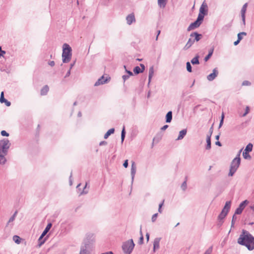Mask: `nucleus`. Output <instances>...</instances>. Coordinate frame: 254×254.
Wrapping results in <instances>:
<instances>
[{"label": "nucleus", "instance_id": "1", "mask_svg": "<svg viewBox=\"0 0 254 254\" xmlns=\"http://www.w3.org/2000/svg\"><path fill=\"white\" fill-rule=\"evenodd\" d=\"M237 243L246 246L249 251L254 250V237L247 230H242Z\"/></svg>", "mask_w": 254, "mask_h": 254}, {"label": "nucleus", "instance_id": "2", "mask_svg": "<svg viewBox=\"0 0 254 254\" xmlns=\"http://www.w3.org/2000/svg\"><path fill=\"white\" fill-rule=\"evenodd\" d=\"M11 143L7 138L0 140V164L4 165L6 162L5 156L7 155Z\"/></svg>", "mask_w": 254, "mask_h": 254}, {"label": "nucleus", "instance_id": "3", "mask_svg": "<svg viewBox=\"0 0 254 254\" xmlns=\"http://www.w3.org/2000/svg\"><path fill=\"white\" fill-rule=\"evenodd\" d=\"M63 53H62V58H63V62L64 63H68L71 58L72 53H71V48L69 46V45L67 44H64L63 47Z\"/></svg>", "mask_w": 254, "mask_h": 254}, {"label": "nucleus", "instance_id": "4", "mask_svg": "<svg viewBox=\"0 0 254 254\" xmlns=\"http://www.w3.org/2000/svg\"><path fill=\"white\" fill-rule=\"evenodd\" d=\"M241 151L242 150H240L236 158H235L231 162L229 173V176H232L234 174L240 164L241 158L240 156Z\"/></svg>", "mask_w": 254, "mask_h": 254}, {"label": "nucleus", "instance_id": "5", "mask_svg": "<svg viewBox=\"0 0 254 254\" xmlns=\"http://www.w3.org/2000/svg\"><path fill=\"white\" fill-rule=\"evenodd\" d=\"M134 247L132 239L128 240L123 244L122 249L125 254H130Z\"/></svg>", "mask_w": 254, "mask_h": 254}, {"label": "nucleus", "instance_id": "6", "mask_svg": "<svg viewBox=\"0 0 254 254\" xmlns=\"http://www.w3.org/2000/svg\"><path fill=\"white\" fill-rule=\"evenodd\" d=\"M231 203V202L230 201H226L221 212L218 217V219L219 220H223L226 217L230 209Z\"/></svg>", "mask_w": 254, "mask_h": 254}, {"label": "nucleus", "instance_id": "7", "mask_svg": "<svg viewBox=\"0 0 254 254\" xmlns=\"http://www.w3.org/2000/svg\"><path fill=\"white\" fill-rule=\"evenodd\" d=\"M52 224L51 223H49L43 233H42L41 235L40 236V238L38 239V241L39 243V246H41L42 245H43L45 242V240H42L43 238L46 235V234L48 232V231L50 230L51 228L52 227Z\"/></svg>", "mask_w": 254, "mask_h": 254}, {"label": "nucleus", "instance_id": "8", "mask_svg": "<svg viewBox=\"0 0 254 254\" xmlns=\"http://www.w3.org/2000/svg\"><path fill=\"white\" fill-rule=\"evenodd\" d=\"M110 79L109 77V79L107 77H105L104 75L101 76L100 78H99L97 81L95 83L94 86H98L100 85H102L105 84L108 82V81Z\"/></svg>", "mask_w": 254, "mask_h": 254}, {"label": "nucleus", "instance_id": "9", "mask_svg": "<svg viewBox=\"0 0 254 254\" xmlns=\"http://www.w3.org/2000/svg\"><path fill=\"white\" fill-rule=\"evenodd\" d=\"M199 13L206 15L208 13V6L205 1H204L201 4L199 8Z\"/></svg>", "mask_w": 254, "mask_h": 254}, {"label": "nucleus", "instance_id": "10", "mask_svg": "<svg viewBox=\"0 0 254 254\" xmlns=\"http://www.w3.org/2000/svg\"><path fill=\"white\" fill-rule=\"evenodd\" d=\"M218 74V71L217 69L215 68L213 69V72L207 75V79L208 80L211 81L217 76Z\"/></svg>", "mask_w": 254, "mask_h": 254}, {"label": "nucleus", "instance_id": "11", "mask_svg": "<svg viewBox=\"0 0 254 254\" xmlns=\"http://www.w3.org/2000/svg\"><path fill=\"white\" fill-rule=\"evenodd\" d=\"M136 165L134 162H132L131 163V170H130V174L131 176V185H132L134 176L136 173Z\"/></svg>", "mask_w": 254, "mask_h": 254}, {"label": "nucleus", "instance_id": "12", "mask_svg": "<svg viewBox=\"0 0 254 254\" xmlns=\"http://www.w3.org/2000/svg\"><path fill=\"white\" fill-rule=\"evenodd\" d=\"M127 24L131 25L132 23L135 22V18L133 13L128 14L126 17Z\"/></svg>", "mask_w": 254, "mask_h": 254}, {"label": "nucleus", "instance_id": "13", "mask_svg": "<svg viewBox=\"0 0 254 254\" xmlns=\"http://www.w3.org/2000/svg\"><path fill=\"white\" fill-rule=\"evenodd\" d=\"M201 24V22H199L195 20L194 22L191 23L188 27L187 30L188 31H191L198 27Z\"/></svg>", "mask_w": 254, "mask_h": 254}, {"label": "nucleus", "instance_id": "14", "mask_svg": "<svg viewBox=\"0 0 254 254\" xmlns=\"http://www.w3.org/2000/svg\"><path fill=\"white\" fill-rule=\"evenodd\" d=\"M190 37H192L195 42H198L201 39L202 35L196 32H194L190 34Z\"/></svg>", "mask_w": 254, "mask_h": 254}, {"label": "nucleus", "instance_id": "15", "mask_svg": "<svg viewBox=\"0 0 254 254\" xmlns=\"http://www.w3.org/2000/svg\"><path fill=\"white\" fill-rule=\"evenodd\" d=\"M88 246L89 244L87 243H85L84 245L81 246L79 254H90V253L87 251Z\"/></svg>", "mask_w": 254, "mask_h": 254}, {"label": "nucleus", "instance_id": "16", "mask_svg": "<svg viewBox=\"0 0 254 254\" xmlns=\"http://www.w3.org/2000/svg\"><path fill=\"white\" fill-rule=\"evenodd\" d=\"M195 42V41L194 40V39L192 37H190L188 42L183 48V49L184 50H187L188 49L191 47V46L194 44Z\"/></svg>", "mask_w": 254, "mask_h": 254}, {"label": "nucleus", "instance_id": "17", "mask_svg": "<svg viewBox=\"0 0 254 254\" xmlns=\"http://www.w3.org/2000/svg\"><path fill=\"white\" fill-rule=\"evenodd\" d=\"M161 238H156L153 242V252H155L156 250L158 249L160 247V241Z\"/></svg>", "mask_w": 254, "mask_h": 254}, {"label": "nucleus", "instance_id": "18", "mask_svg": "<svg viewBox=\"0 0 254 254\" xmlns=\"http://www.w3.org/2000/svg\"><path fill=\"white\" fill-rule=\"evenodd\" d=\"M0 102L1 103H4L5 104L6 106H7L8 107L10 106L11 105V103L4 98L3 92H1L0 97Z\"/></svg>", "mask_w": 254, "mask_h": 254}, {"label": "nucleus", "instance_id": "19", "mask_svg": "<svg viewBox=\"0 0 254 254\" xmlns=\"http://www.w3.org/2000/svg\"><path fill=\"white\" fill-rule=\"evenodd\" d=\"M187 133V129H184L182 130H181L179 132V136L178 138L176 139L177 140H180L183 139V138L185 137V136L186 135Z\"/></svg>", "mask_w": 254, "mask_h": 254}, {"label": "nucleus", "instance_id": "20", "mask_svg": "<svg viewBox=\"0 0 254 254\" xmlns=\"http://www.w3.org/2000/svg\"><path fill=\"white\" fill-rule=\"evenodd\" d=\"M154 74V67L153 66H151L149 68V75H148V85H149L150 82L151 78H152Z\"/></svg>", "mask_w": 254, "mask_h": 254}, {"label": "nucleus", "instance_id": "21", "mask_svg": "<svg viewBox=\"0 0 254 254\" xmlns=\"http://www.w3.org/2000/svg\"><path fill=\"white\" fill-rule=\"evenodd\" d=\"M172 120V111H169L166 115V122L169 123Z\"/></svg>", "mask_w": 254, "mask_h": 254}, {"label": "nucleus", "instance_id": "22", "mask_svg": "<svg viewBox=\"0 0 254 254\" xmlns=\"http://www.w3.org/2000/svg\"><path fill=\"white\" fill-rule=\"evenodd\" d=\"M247 9L244 8H242L241 10V17L243 21V23L244 25H245V13L246 12Z\"/></svg>", "mask_w": 254, "mask_h": 254}, {"label": "nucleus", "instance_id": "23", "mask_svg": "<svg viewBox=\"0 0 254 254\" xmlns=\"http://www.w3.org/2000/svg\"><path fill=\"white\" fill-rule=\"evenodd\" d=\"M206 149L209 150L211 148V138L210 135H207Z\"/></svg>", "mask_w": 254, "mask_h": 254}, {"label": "nucleus", "instance_id": "24", "mask_svg": "<svg viewBox=\"0 0 254 254\" xmlns=\"http://www.w3.org/2000/svg\"><path fill=\"white\" fill-rule=\"evenodd\" d=\"M49 90V88L48 85L44 86L41 90V94L42 95H45L47 94L48 91Z\"/></svg>", "mask_w": 254, "mask_h": 254}, {"label": "nucleus", "instance_id": "25", "mask_svg": "<svg viewBox=\"0 0 254 254\" xmlns=\"http://www.w3.org/2000/svg\"><path fill=\"white\" fill-rule=\"evenodd\" d=\"M114 132H115V129L114 128H112L110 129L104 134V138L105 139H107L111 134L113 133Z\"/></svg>", "mask_w": 254, "mask_h": 254}, {"label": "nucleus", "instance_id": "26", "mask_svg": "<svg viewBox=\"0 0 254 254\" xmlns=\"http://www.w3.org/2000/svg\"><path fill=\"white\" fill-rule=\"evenodd\" d=\"M249 203V201L247 200H245L242 201L239 205V208H240L242 210H244L246 206Z\"/></svg>", "mask_w": 254, "mask_h": 254}, {"label": "nucleus", "instance_id": "27", "mask_svg": "<svg viewBox=\"0 0 254 254\" xmlns=\"http://www.w3.org/2000/svg\"><path fill=\"white\" fill-rule=\"evenodd\" d=\"M214 49L212 48L209 51L208 54L204 58V61L207 62L210 58L212 56L213 53Z\"/></svg>", "mask_w": 254, "mask_h": 254}, {"label": "nucleus", "instance_id": "28", "mask_svg": "<svg viewBox=\"0 0 254 254\" xmlns=\"http://www.w3.org/2000/svg\"><path fill=\"white\" fill-rule=\"evenodd\" d=\"M158 4L160 7H165L166 5V0H158Z\"/></svg>", "mask_w": 254, "mask_h": 254}, {"label": "nucleus", "instance_id": "29", "mask_svg": "<svg viewBox=\"0 0 254 254\" xmlns=\"http://www.w3.org/2000/svg\"><path fill=\"white\" fill-rule=\"evenodd\" d=\"M199 56L198 55L196 56L194 58H193L191 60V63L192 64H199V62L198 60Z\"/></svg>", "mask_w": 254, "mask_h": 254}, {"label": "nucleus", "instance_id": "30", "mask_svg": "<svg viewBox=\"0 0 254 254\" xmlns=\"http://www.w3.org/2000/svg\"><path fill=\"white\" fill-rule=\"evenodd\" d=\"M253 145L252 143H249L246 147L244 152L248 153L249 152L252 151V150L253 149Z\"/></svg>", "mask_w": 254, "mask_h": 254}, {"label": "nucleus", "instance_id": "31", "mask_svg": "<svg viewBox=\"0 0 254 254\" xmlns=\"http://www.w3.org/2000/svg\"><path fill=\"white\" fill-rule=\"evenodd\" d=\"M17 214V211H16L14 213V214L12 215V216L9 218V219L7 223L6 226H7L10 223L13 222L15 220Z\"/></svg>", "mask_w": 254, "mask_h": 254}, {"label": "nucleus", "instance_id": "32", "mask_svg": "<svg viewBox=\"0 0 254 254\" xmlns=\"http://www.w3.org/2000/svg\"><path fill=\"white\" fill-rule=\"evenodd\" d=\"M205 15H203V14L200 13L199 12L198 17H197V19L196 20L197 21L199 22H201V23L202 21L203 20V19H204V17Z\"/></svg>", "mask_w": 254, "mask_h": 254}, {"label": "nucleus", "instance_id": "33", "mask_svg": "<svg viewBox=\"0 0 254 254\" xmlns=\"http://www.w3.org/2000/svg\"><path fill=\"white\" fill-rule=\"evenodd\" d=\"M133 71L136 74L142 73V70H141L140 67L138 66H136L134 68Z\"/></svg>", "mask_w": 254, "mask_h": 254}, {"label": "nucleus", "instance_id": "34", "mask_svg": "<svg viewBox=\"0 0 254 254\" xmlns=\"http://www.w3.org/2000/svg\"><path fill=\"white\" fill-rule=\"evenodd\" d=\"M13 240L17 244H20L21 242V238L17 235H14L13 237Z\"/></svg>", "mask_w": 254, "mask_h": 254}, {"label": "nucleus", "instance_id": "35", "mask_svg": "<svg viewBox=\"0 0 254 254\" xmlns=\"http://www.w3.org/2000/svg\"><path fill=\"white\" fill-rule=\"evenodd\" d=\"M126 136V131H125V126L123 127V129L122 130L121 132V141L122 142H123Z\"/></svg>", "mask_w": 254, "mask_h": 254}, {"label": "nucleus", "instance_id": "36", "mask_svg": "<svg viewBox=\"0 0 254 254\" xmlns=\"http://www.w3.org/2000/svg\"><path fill=\"white\" fill-rule=\"evenodd\" d=\"M187 188V177L185 181L182 183L181 185V189L185 191Z\"/></svg>", "mask_w": 254, "mask_h": 254}, {"label": "nucleus", "instance_id": "37", "mask_svg": "<svg viewBox=\"0 0 254 254\" xmlns=\"http://www.w3.org/2000/svg\"><path fill=\"white\" fill-rule=\"evenodd\" d=\"M87 183H86V184L83 188V190H82V191L80 193V195H83V194H86L88 193V190H86V188L87 187Z\"/></svg>", "mask_w": 254, "mask_h": 254}, {"label": "nucleus", "instance_id": "38", "mask_svg": "<svg viewBox=\"0 0 254 254\" xmlns=\"http://www.w3.org/2000/svg\"><path fill=\"white\" fill-rule=\"evenodd\" d=\"M186 66H187V69L188 71H189V72H192V67H191V65L190 62H188L187 63Z\"/></svg>", "mask_w": 254, "mask_h": 254}, {"label": "nucleus", "instance_id": "39", "mask_svg": "<svg viewBox=\"0 0 254 254\" xmlns=\"http://www.w3.org/2000/svg\"><path fill=\"white\" fill-rule=\"evenodd\" d=\"M243 156L244 158L246 159H250L251 158V156L249 155V154L248 152H243Z\"/></svg>", "mask_w": 254, "mask_h": 254}, {"label": "nucleus", "instance_id": "40", "mask_svg": "<svg viewBox=\"0 0 254 254\" xmlns=\"http://www.w3.org/2000/svg\"><path fill=\"white\" fill-rule=\"evenodd\" d=\"M162 136L161 135H157L156 137H155L153 139V142H154L155 140L157 142H159L160 140L161 139ZM152 146H153V143H152Z\"/></svg>", "mask_w": 254, "mask_h": 254}, {"label": "nucleus", "instance_id": "41", "mask_svg": "<svg viewBox=\"0 0 254 254\" xmlns=\"http://www.w3.org/2000/svg\"><path fill=\"white\" fill-rule=\"evenodd\" d=\"M213 247H210L204 253V254H211L212 252Z\"/></svg>", "mask_w": 254, "mask_h": 254}, {"label": "nucleus", "instance_id": "42", "mask_svg": "<svg viewBox=\"0 0 254 254\" xmlns=\"http://www.w3.org/2000/svg\"><path fill=\"white\" fill-rule=\"evenodd\" d=\"M224 113H223L222 115H221V120L220 121V124H219V127H221V126H222L223 124V122H224Z\"/></svg>", "mask_w": 254, "mask_h": 254}, {"label": "nucleus", "instance_id": "43", "mask_svg": "<svg viewBox=\"0 0 254 254\" xmlns=\"http://www.w3.org/2000/svg\"><path fill=\"white\" fill-rule=\"evenodd\" d=\"M250 111V108L249 106H247L245 110V112L243 114L242 117L246 116Z\"/></svg>", "mask_w": 254, "mask_h": 254}, {"label": "nucleus", "instance_id": "44", "mask_svg": "<svg viewBox=\"0 0 254 254\" xmlns=\"http://www.w3.org/2000/svg\"><path fill=\"white\" fill-rule=\"evenodd\" d=\"M243 211V210L240 209V208L238 207L235 212V214H241Z\"/></svg>", "mask_w": 254, "mask_h": 254}, {"label": "nucleus", "instance_id": "45", "mask_svg": "<svg viewBox=\"0 0 254 254\" xmlns=\"http://www.w3.org/2000/svg\"><path fill=\"white\" fill-rule=\"evenodd\" d=\"M157 216H158V213H155V214H153L151 218L152 222H154L156 220Z\"/></svg>", "mask_w": 254, "mask_h": 254}, {"label": "nucleus", "instance_id": "46", "mask_svg": "<svg viewBox=\"0 0 254 254\" xmlns=\"http://www.w3.org/2000/svg\"><path fill=\"white\" fill-rule=\"evenodd\" d=\"M0 134L2 136H8L9 133H7L5 130H2L0 132Z\"/></svg>", "mask_w": 254, "mask_h": 254}, {"label": "nucleus", "instance_id": "47", "mask_svg": "<svg viewBox=\"0 0 254 254\" xmlns=\"http://www.w3.org/2000/svg\"><path fill=\"white\" fill-rule=\"evenodd\" d=\"M251 84V82L248 80H245L242 83V85L243 86H249Z\"/></svg>", "mask_w": 254, "mask_h": 254}, {"label": "nucleus", "instance_id": "48", "mask_svg": "<svg viewBox=\"0 0 254 254\" xmlns=\"http://www.w3.org/2000/svg\"><path fill=\"white\" fill-rule=\"evenodd\" d=\"M164 200H163L161 203H160L159 205V208H158V212L159 213H162V209H161V207L162 206H163V203H164Z\"/></svg>", "mask_w": 254, "mask_h": 254}, {"label": "nucleus", "instance_id": "49", "mask_svg": "<svg viewBox=\"0 0 254 254\" xmlns=\"http://www.w3.org/2000/svg\"><path fill=\"white\" fill-rule=\"evenodd\" d=\"M143 236H140L139 240L138 241V244L139 245H142L143 243Z\"/></svg>", "mask_w": 254, "mask_h": 254}, {"label": "nucleus", "instance_id": "50", "mask_svg": "<svg viewBox=\"0 0 254 254\" xmlns=\"http://www.w3.org/2000/svg\"><path fill=\"white\" fill-rule=\"evenodd\" d=\"M129 77V76L128 75H124L122 76V78L124 80V81L125 82L126 80H127Z\"/></svg>", "mask_w": 254, "mask_h": 254}, {"label": "nucleus", "instance_id": "51", "mask_svg": "<svg viewBox=\"0 0 254 254\" xmlns=\"http://www.w3.org/2000/svg\"><path fill=\"white\" fill-rule=\"evenodd\" d=\"M107 144V142L106 141H102L99 143L100 146L106 145Z\"/></svg>", "mask_w": 254, "mask_h": 254}, {"label": "nucleus", "instance_id": "52", "mask_svg": "<svg viewBox=\"0 0 254 254\" xmlns=\"http://www.w3.org/2000/svg\"><path fill=\"white\" fill-rule=\"evenodd\" d=\"M123 166L125 167V168H127V166H128V160H126L125 161L124 164H123Z\"/></svg>", "mask_w": 254, "mask_h": 254}, {"label": "nucleus", "instance_id": "53", "mask_svg": "<svg viewBox=\"0 0 254 254\" xmlns=\"http://www.w3.org/2000/svg\"><path fill=\"white\" fill-rule=\"evenodd\" d=\"M5 53L4 51L1 50V47H0V57L3 56V54Z\"/></svg>", "mask_w": 254, "mask_h": 254}, {"label": "nucleus", "instance_id": "54", "mask_svg": "<svg viewBox=\"0 0 254 254\" xmlns=\"http://www.w3.org/2000/svg\"><path fill=\"white\" fill-rule=\"evenodd\" d=\"M49 65H50L51 66H54L55 65V62L53 61H50L48 63Z\"/></svg>", "mask_w": 254, "mask_h": 254}, {"label": "nucleus", "instance_id": "55", "mask_svg": "<svg viewBox=\"0 0 254 254\" xmlns=\"http://www.w3.org/2000/svg\"><path fill=\"white\" fill-rule=\"evenodd\" d=\"M236 214H234L232 217V221L235 222L237 219V216H236Z\"/></svg>", "mask_w": 254, "mask_h": 254}, {"label": "nucleus", "instance_id": "56", "mask_svg": "<svg viewBox=\"0 0 254 254\" xmlns=\"http://www.w3.org/2000/svg\"><path fill=\"white\" fill-rule=\"evenodd\" d=\"M168 127V125H164L163 127H162L161 128L162 130H165Z\"/></svg>", "mask_w": 254, "mask_h": 254}, {"label": "nucleus", "instance_id": "57", "mask_svg": "<svg viewBox=\"0 0 254 254\" xmlns=\"http://www.w3.org/2000/svg\"><path fill=\"white\" fill-rule=\"evenodd\" d=\"M126 71L128 74L127 75H128L129 76L133 75V73L131 71L127 70V69H126Z\"/></svg>", "mask_w": 254, "mask_h": 254}, {"label": "nucleus", "instance_id": "58", "mask_svg": "<svg viewBox=\"0 0 254 254\" xmlns=\"http://www.w3.org/2000/svg\"><path fill=\"white\" fill-rule=\"evenodd\" d=\"M140 66L141 67V70H142V72L144 71V70H145V66L143 64H140Z\"/></svg>", "mask_w": 254, "mask_h": 254}, {"label": "nucleus", "instance_id": "59", "mask_svg": "<svg viewBox=\"0 0 254 254\" xmlns=\"http://www.w3.org/2000/svg\"><path fill=\"white\" fill-rule=\"evenodd\" d=\"M238 40L239 41H241L242 39H243V36L242 35H241L240 33H238Z\"/></svg>", "mask_w": 254, "mask_h": 254}, {"label": "nucleus", "instance_id": "60", "mask_svg": "<svg viewBox=\"0 0 254 254\" xmlns=\"http://www.w3.org/2000/svg\"><path fill=\"white\" fill-rule=\"evenodd\" d=\"M71 178H72V172L71 173L70 176L69 177V185L70 186H71L72 185V180H71Z\"/></svg>", "mask_w": 254, "mask_h": 254}, {"label": "nucleus", "instance_id": "61", "mask_svg": "<svg viewBox=\"0 0 254 254\" xmlns=\"http://www.w3.org/2000/svg\"><path fill=\"white\" fill-rule=\"evenodd\" d=\"M70 70H71L69 69L67 71V72H66V75H65V76L64 77L65 78H66V77H68V76H69L70 75Z\"/></svg>", "mask_w": 254, "mask_h": 254}, {"label": "nucleus", "instance_id": "62", "mask_svg": "<svg viewBox=\"0 0 254 254\" xmlns=\"http://www.w3.org/2000/svg\"><path fill=\"white\" fill-rule=\"evenodd\" d=\"M94 236L93 234L90 233L87 235V238H89L90 239L92 238Z\"/></svg>", "mask_w": 254, "mask_h": 254}, {"label": "nucleus", "instance_id": "63", "mask_svg": "<svg viewBox=\"0 0 254 254\" xmlns=\"http://www.w3.org/2000/svg\"><path fill=\"white\" fill-rule=\"evenodd\" d=\"M215 144L216 145L219 146H222V144H221V142L220 141H216L215 142Z\"/></svg>", "mask_w": 254, "mask_h": 254}, {"label": "nucleus", "instance_id": "64", "mask_svg": "<svg viewBox=\"0 0 254 254\" xmlns=\"http://www.w3.org/2000/svg\"><path fill=\"white\" fill-rule=\"evenodd\" d=\"M101 254H114L112 252H108L105 253H102Z\"/></svg>", "mask_w": 254, "mask_h": 254}]
</instances>
